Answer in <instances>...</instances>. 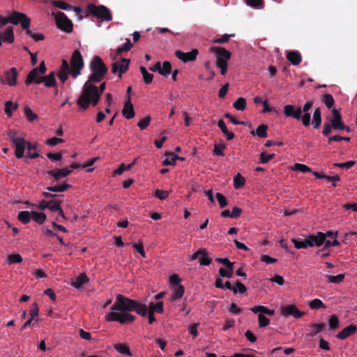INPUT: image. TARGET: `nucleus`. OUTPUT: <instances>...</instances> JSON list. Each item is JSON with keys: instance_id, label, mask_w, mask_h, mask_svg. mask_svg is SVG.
<instances>
[{"instance_id": "nucleus-45", "label": "nucleus", "mask_w": 357, "mask_h": 357, "mask_svg": "<svg viewBox=\"0 0 357 357\" xmlns=\"http://www.w3.org/2000/svg\"><path fill=\"white\" fill-rule=\"evenodd\" d=\"M132 47V44L130 39L127 38L126 42L121 46L116 49V54H121L123 52L129 51Z\"/></svg>"}, {"instance_id": "nucleus-64", "label": "nucleus", "mask_w": 357, "mask_h": 357, "mask_svg": "<svg viewBox=\"0 0 357 357\" xmlns=\"http://www.w3.org/2000/svg\"><path fill=\"white\" fill-rule=\"evenodd\" d=\"M267 308L268 307H266L264 305H257V306H255V307L250 308V310L255 314L259 313V314H266Z\"/></svg>"}, {"instance_id": "nucleus-6", "label": "nucleus", "mask_w": 357, "mask_h": 357, "mask_svg": "<svg viewBox=\"0 0 357 357\" xmlns=\"http://www.w3.org/2000/svg\"><path fill=\"white\" fill-rule=\"evenodd\" d=\"M284 114L286 116L293 117L297 120H302L305 126H309L310 123V114L304 113L302 116V109L301 107L296 108L294 105H287L284 107Z\"/></svg>"}, {"instance_id": "nucleus-5", "label": "nucleus", "mask_w": 357, "mask_h": 357, "mask_svg": "<svg viewBox=\"0 0 357 357\" xmlns=\"http://www.w3.org/2000/svg\"><path fill=\"white\" fill-rule=\"evenodd\" d=\"M209 52L215 54L216 67L220 70L222 75H225L227 72L228 61L231 56V53L225 47L219 46H212L209 48Z\"/></svg>"}, {"instance_id": "nucleus-55", "label": "nucleus", "mask_w": 357, "mask_h": 357, "mask_svg": "<svg viewBox=\"0 0 357 357\" xmlns=\"http://www.w3.org/2000/svg\"><path fill=\"white\" fill-rule=\"evenodd\" d=\"M151 120V116H147L145 118H144L142 120H140L137 123V126L141 130H144L150 124Z\"/></svg>"}, {"instance_id": "nucleus-19", "label": "nucleus", "mask_w": 357, "mask_h": 357, "mask_svg": "<svg viewBox=\"0 0 357 357\" xmlns=\"http://www.w3.org/2000/svg\"><path fill=\"white\" fill-rule=\"evenodd\" d=\"M43 83L46 87H54L56 85V81L55 78V73L52 71L49 75L43 76L38 79L37 84Z\"/></svg>"}, {"instance_id": "nucleus-50", "label": "nucleus", "mask_w": 357, "mask_h": 357, "mask_svg": "<svg viewBox=\"0 0 357 357\" xmlns=\"http://www.w3.org/2000/svg\"><path fill=\"white\" fill-rule=\"evenodd\" d=\"M275 154L274 153H271V154H267L266 152H262L260 154V157H259V163L261 164H266L267 162H268L271 160H272L273 158H274L275 157Z\"/></svg>"}, {"instance_id": "nucleus-13", "label": "nucleus", "mask_w": 357, "mask_h": 357, "mask_svg": "<svg viewBox=\"0 0 357 357\" xmlns=\"http://www.w3.org/2000/svg\"><path fill=\"white\" fill-rule=\"evenodd\" d=\"M175 56L184 63L195 61L199 54L197 49H192L188 52H183L181 50H176L174 53Z\"/></svg>"}, {"instance_id": "nucleus-12", "label": "nucleus", "mask_w": 357, "mask_h": 357, "mask_svg": "<svg viewBox=\"0 0 357 357\" xmlns=\"http://www.w3.org/2000/svg\"><path fill=\"white\" fill-rule=\"evenodd\" d=\"M281 314L284 317L291 316L299 319L305 315V312L300 311L294 305H287L281 307Z\"/></svg>"}, {"instance_id": "nucleus-44", "label": "nucleus", "mask_w": 357, "mask_h": 357, "mask_svg": "<svg viewBox=\"0 0 357 357\" xmlns=\"http://www.w3.org/2000/svg\"><path fill=\"white\" fill-rule=\"evenodd\" d=\"M25 30V33L31 37L35 41L43 40L45 39V36L43 33H33L29 28H26Z\"/></svg>"}, {"instance_id": "nucleus-53", "label": "nucleus", "mask_w": 357, "mask_h": 357, "mask_svg": "<svg viewBox=\"0 0 357 357\" xmlns=\"http://www.w3.org/2000/svg\"><path fill=\"white\" fill-rule=\"evenodd\" d=\"M215 197L217 199V201L219 203L220 208H222L225 207L226 206H227V204H228L227 200L226 197L222 193L217 192L215 195Z\"/></svg>"}, {"instance_id": "nucleus-29", "label": "nucleus", "mask_w": 357, "mask_h": 357, "mask_svg": "<svg viewBox=\"0 0 357 357\" xmlns=\"http://www.w3.org/2000/svg\"><path fill=\"white\" fill-rule=\"evenodd\" d=\"M72 185L68 183H62L61 185H56L54 186H49L46 189L48 191L54 192H62L66 191L67 189L71 188Z\"/></svg>"}, {"instance_id": "nucleus-42", "label": "nucleus", "mask_w": 357, "mask_h": 357, "mask_svg": "<svg viewBox=\"0 0 357 357\" xmlns=\"http://www.w3.org/2000/svg\"><path fill=\"white\" fill-rule=\"evenodd\" d=\"M309 306L311 309H320V308H326V305L319 298H314L312 300L310 303Z\"/></svg>"}, {"instance_id": "nucleus-15", "label": "nucleus", "mask_w": 357, "mask_h": 357, "mask_svg": "<svg viewBox=\"0 0 357 357\" xmlns=\"http://www.w3.org/2000/svg\"><path fill=\"white\" fill-rule=\"evenodd\" d=\"M18 76L17 70L15 68L13 67L9 70L4 73V79L1 78V82L4 84H8L10 86H15L17 83V78Z\"/></svg>"}, {"instance_id": "nucleus-39", "label": "nucleus", "mask_w": 357, "mask_h": 357, "mask_svg": "<svg viewBox=\"0 0 357 357\" xmlns=\"http://www.w3.org/2000/svg\"><path fill=\"white\" fill-rule=\"evenodd\" d=\"M326 280L328 282L339 284V283H341L344 280V275L339 274L335 276L326 275Z\"/></svg>"}, {"instance_id": "nucleus-36", "label": "nucleus", "mask_w": 357, "mask_h": 357, "mask_svg": "<svg viewBox=\"0 0 357 357\" xmlns=\"http://www.w3.org/2000/svg\"><path fill=\"white\" fill-rule=\"evenodd\" d=\"M212 262V259L208 257V253L206 248H204V254L201 255L199 259V263L201 266H209Z\"/></svg>"}, {"instance_id": "nucleus-20", "label": "nucleus", "mask_w": 357, "mask_h": 357, "mask_svg": "<svg viewBox=\"0 0 357 357\" xmlns=\"http://www.w3.org/2000/svg\"><path fill=\"white\" fill-rule=\"evenodd\" d=\"M72 172V169L68 168L56 169L55 170H49L47 174L54 177L55 181H59L62 178L68 176Z\"/></svg>"}, {"instance_id": "nucleus-18", "label": "nucleus", "mask_w": 357, "mask_h": 357, "mask_svg": "<svg viewBox=\"0 0 357 357\" xmlns=\"http://www.w3.org/2000/svg\"><path fill=\"white\" fill-rule=\"evenodd\" d=\"M135 114L133 105L130 97L128 96L124 103L122 114L126 119H131L135 116Z\"/></svg>"}, {"instance_id": "nucleus-3", "label": "nucleus", "mask_w": 357, "mask_h": 357, "mask_svg": "<svg viewBox=\"0 0 357 357\" xmlns=\"http://www.w3.org/2000/svg\"><path fill=\"white\" fill-rule=\"evenodd\" d=\"M291 242L296 249L320 247L324 243V236L323 232L318 231L314 234L306 235L303 238H293Z\"/></svg>"}, {"instance_id": "nucleus-7", "label": "nucleus", "mask_w": 357, "mask_h": 357, "mask_svg": "<svg viewBox=\"0 0 357 357\" xmlns=\"http://www.w3.org/2000/svg\"><path fill=\"white\" fill-rule=\"evenodd\" d=\"M89 13L94 17L100 19L102 21H111L112 15L108 8L103 5L96 6L93 3H89L87 6Z\"/></svg>"}, {"instance_id": "nucleus-2", "label": "nucleus", "mask_w": 357, "mask_h": 357, "mask_svg": "<svg viewBox=\"0 0 357 357\" xmlns=\"http://www.w3.org/2000/svg\"><path fill=\"white\" fill-rule=\"evenodd\" d=\"M95 82L87 80L82 88V91L77 100V104L82 110H86L91 104L96 106L100 99L98 92V86L94 84Z\"/></svg>"}, {"instance_id": "nucleus-14", "label": "nucleus", "mask_w": 357, "mask_h": 357, "mask_svg": "<svg viewBox=\"0 0 357 357\" xmlns=\"http://www.w3.org/2000/svg\"><path fill=\"white\" fill-rule=\"evenodd\" d=\"M344 125V123L342 119L331 123H324L323 126L322 134L326 137H328L332 132L333 130H341Z\"/></svg>"}, {"instance_id": "nucleus-57", "label": "nucleus", "mask_w": 357, "mask_h": 357, "mask_svg": "<svg viewBox=\"0 0 357 357\" xmlns=\"http://www.w3.org/2000/svg\"><path fill=\"white\" fill-rule=\"evenodd\" d=\"M169 195V193L167 190L157 189L155 191V197L158 198L160 200L165 199L166 198L168 197Z\"/></svg>"}, {"instance_id": "nucleus-41", "label": "nucleus", "mask_w": 357, "mask_h": 357, "mask_svg": "<svg viewBox=\"0 0 357 357\" xmlns=\"http://www.w3.org/2000/svg\"><path fill=\"white\" fill-rule=\"evenodd\" d=\"M52 4L54 7L64 10H71L73 8V6L63 1H52Z\"/></svg>"}, {"instance_id": "nucleus-4", "label": "nucleus", "mask_w": 357, "mask_h": 357, "mask_svg": "<svg viewBox=\"0 0 357 357\" xmlns=\"http://www.w3.org/2000/svg\"><path fill=\"white\" fill-rule=\"evenodd\" d=\"M89 69L91 74L88 79L90 80V82L97 83L101 82L105 77L108 71L107 66L99 56H93L89 63Z\"/></svg>"}, {"instance_id": "nucleus-32", "label": "nucleus", "mask_w": 357, "mask_h": 357, "mask_svg": "<svg viewBox=\"0 0 357 357\" xmlns=\"http://www.w3.org/2000/svg\"><path fill=\"white\" fill-rule=\"evenodd\" d=\"M17 108V104H14L11 100L6 101L5 103V113L8 117H10L13 112Z\"/></svg>"}, {"instance_id": "nucleus-48", "label": "nucleus", "mask_w": 357, "mask_h": 357, "mask_svg": "<svg viewBox=\"0 0 357 357\" xmlns=\"http://www.w3.org/2000/svg\"><path fill=\"white\" fill-rule=\"evenodd\" d=\"M322 102L328 109H331L334 105L335 103L334 98L331 94L324 95Z\"/></svg>"}, {"instance_id": "nucleus-31", "label": "nucleus", "mask_w": 357, "mask_h": 357, "mask_svg": "<svg viewBox=\"0 0 357 357\" xmlns=\"http://www.w3.org/2000/svg\"><path fill=\"white\" fill-rule=\"evenodd\" d=\"M168 155L169 156H171V158H167L165 160H163L162 165H165V166L175 165V162H176V160H185L184 158L179 157L177 155H175V154H174L172 153H170Z\"/></svg>"}, {"instance_id": "nucleus-26", "label": "nucleus", "mask_w": 357, "mask_h": 357, "mask_svg": "<svg viewBox=\"0 0 357 357\" xmlns=\"http://www.w3.org/2000/svg\"><path fill=\"white\" fill-rule=\"evenodd\" d=\"M173 294L171 297V301H175L177 299L181 298L184 294L185 288L181 285H177L176 287H174Z\"/></svg>"}, {"instance_id": "nucleus-54", "label": "nucleus", "mask_w": 357, "mask_h": 357, "mask_svg": "<svg viewBox=\"0 0 357 357\" xmlns=\"http://www.w3.org/2000/svg\"><path fill=\"white\" fill-rule=\"evenodd\" d=\"M313 330L310 333V335L311 336H314L316 334H317L318 333L321 332V331H323L325 327H326V325L323 323H321V324H314L312 326Z\"/></svg>"}, {"instance_id": "nucleus-51", "label": "nucleus", "mask_w": 357, "mask_h": 357, "mask_svg": "<svg viewBox=\"0 0 357 357\" xmlns=\"http://www.w3.org/2000/svg\"><path fill=\"white\" fill-rule=\"evenodd\" d=\"M293 169L303 173L312 172V169L308 166L301 163H296L293 167Z\"/></svg>"}, {"instance_id": "nucleus-25", "label": "nucleus", "mask_w": 357, "mask_h": 357, "mask_svg": "<svg viewBox=\"0 0 357 357\" xmlns=\"http://www.w3.org/2000/svg\"><path fill=\"white\" fill-rule=\"evenodd\" d=\"M218 126L221 130L222 133L226 136L227 140H231L235 137V134L228 130L225 123L222 119H220L218 121Z\"/></svg>"}, {"instance_id": "nucleus-59", "label": "nucleus", "mask_w": 357, "mask_h": 357, "mask_svg": "<svg viewBox=\"0 0 357 357\" xmlns=\"http://www.w3.org/2000/svg\"><path fill=\"white\" fill-rule=\"evenodd\" d=\"M132 247L143 258L146 257V253L144 249L143 243L142 242H139V243H133Z\"/></svg>"}, {"instance_id": "nucleus-40", "label": "nucleus", "mask_w": 357, "mask_h": 357, "mask_svg": "<svg viewBox=\"0 0 357 357\" xmlns=\"http://www.w3.org/2000/svg\"><path fill=\"white\" fill-rule=\"evenodd\" d=\"M246 100L244 98H238L234 103L233 107L239 111H243L246 107Z\"/></svg>"}, {"instance_id": "nucleus-37", "label": "nucleus", "mask_w": 357, "mask_h": 357, "mask_svg": "<svg viewBox=\"0 0 357 357\" xmlns=\"http://www.w3.org/2000/svg\"><path fill=\"white\" fill-rule=\"evenodd\" d=\"M245 180L244 177H243L239 173H238L234 178V188L236 190L240 189L245 185Z\"/></svg>"}, {"instance_id": "nucleus-60", "label": "nucleus", "mask_w": 357, "mask_h": 357, "mask_svg": "<svg viewBox=\"0 0 357 357\" xmlns=\"http://www.w3.org/2000/svg\"><path fill=\"white\" fill-rule=\"evenodd\" d=\"M234 34H230V35H228V34H224L221 38H216V39H214L212 40V43H220V44H223V43H227L229 38L231 37H234Z\"/></svg>"}, {"instance_id": "nucleus-43", "label": "nucleus", "mask_w": 357, "mask_h": 357, "mask_svg": "<svg viewBox=\"0 0 357 357\" xmlns=\"http://www.w3.org/2000/svg\"><path fill=\"white\" fill-rule=\"evenodd\" d=\"M172 64L169 61H165L162 63V66L160 68V75L167 76L171 73Z\"/></svg>"}, {"instance_id": "nucleus-63", "label": "nucleus", "mask_w": 357, "mask_h": 357, "mask_svg": "<svg viewBox=\"0 0 357 357\" xmlns=\"http://www.w3.org/2000/svg\"><path fill=\"white\" fill-rule=\"evenodd\" d=\"M7 136L12 143L21 137L18 136L16 130H9L7 132Z\"/></svg>"}, {"instance_id": "nucleus-10", "label": "nucleus", "mask_w": 357, "mask_h": 357, "mask_svg": "<svg viewBox=\"0 0 357 357\" xmlns=\"http://www.w3.org/2000/svg\"><path fill=\"white\" fill-rule=\"evenodd\" d=\"M8 23L10 22L14 25L21 24L22 28L24 30L29 28L31 24V19L28 17L24 13L19 12H13L6 18Z\"/></svg>"}, {"instance_id": "nucleus-8", "label": "nucleus", "mask_w": 357, "mask_h": 357, "mask_svg": "<svg viewBox=\"0 0 357 357\" xmlns=\"http://www.w3.org/2000/svg\"><path fill=\"white\" fill-rule=\"evenodd\" d=\"M70 74L73 78H76L81 74V70L84 68L83 57L78 50L73 52L70 59Z\"/></svg>"}, {"instance_id": "nucleus-11", "label": "nucleus", "mask_w": 357, "mask_h": 357, "mask_svg": "<svg viewBox=\"0 0 357 357\" xmlns=\"http://www.w3.org/2000/svg\"><path fill=\"white\" fill-rule=\"evenodd\" d=\"M130 60L128 59H121L119 61L112 63L111 71L115 74L119 72V78L122 77V75L125 73L129 68Z\"/></svg>"}, {"instance_id": "nucleus-16", "label": "nucleus", "mask_w": 357, "mask_h": 357, "mask_svg": "<svg viewBox=\"0 0 357 357\" xmlns=\"http://www.w3.org/2000/svg\"><path fill=\"white\" fill-rule=\"evenodd\" d=\"M15 146V155L17 158H22L24 153L26 149V141L24 137H21L20 139L13 142Z\"/></svg>"}, {"instance_id": "nucleus-1", "label": "nucleus", "mask_w": 357, "mask_h": 357, "mask_svg": "<svg viewBox=\"0 0 357 357\" xmlns=\"http://www.w3.org/2000/svg\"><path fill=\"white\" fill-rule=\"evenodd\" d=\"M162 301L151 302L149 307L144 303L127 298L120 294H116V301L111 307V312L105 315L107 321H118L121 324H128L134 322L137 317L130 314L135 312L142 317H146L148 311L162 314L164 312Z\"/></svg>"}, {"instance_id": "nucleus-49", "label": "nucleus", "mask_w": 357, "mask_h": 357, "mask_svg": "<svg viewBox=\"0 0 357 357\" xmlns=\"http://www.w3.org/2000/svg\"><path fill=\"white\" fill-rule=\"evenodd\" d=\"M61 200L52 199V200L49 201V204H48L49 206L47 207V208L52 212H55L59 209V207H61Z\"/></svg>"}, {"instance_id": "nucleus-24", "label": "nucleus", "mask_w": 357, "mask_h": 357, "mask_svg": "<svg viewBox=\"0 0 357 357\" xmlns=\"http://www.w3.org/2000/svg\"><path fill=\"white\" fill-rule=\"evenodd\" d=\"M287 59L294 66L300 64L302 60L301 54L296 51L289 52L287 54Z\"/></svg>"}, {"instance_id": "nucleus-62", "label": "nucleus", "mask_w": 357, "mask_h": 357, "mask_svg": "<svg viewBox=\"0 0 357 357\" xmlns=\"http://www.w3.org/2000/svg\"><path fill=\"white\" fill-rule=\"evenodd\" d=\"M63 139L56 137H52L46 141V144L50 146H54L57 144L62 143Z\"/></svg>"}, {"instance_id": "nucleus-30", "label": "nucleus", "mask_w": 357, "mask_h": 357, "mask_svg": "<svg viewBox=\"0 0 357 357\" xmlns=\"http://www.w3.org/2000/svg\"><path fill=\"white\" fill-rule=\"evenodd\" d=\"M267 130H268L267 125L261 124L257 128L256 132H255L254 131H252L251 134L253 135H255L256 134L259 137H261V138L266 137H267Z\"/></svg>"}, {"instance_id": "nucleus-17", "label": "nucleus", "mask_w": 357, "mask_h": 357, "mask_svg": "<svg viewBox=\"0 0 357 357\" xmlns=\"http://www.w3.org/2000/svg\"><path fill=\"white\" fill-rule=\"evenodd\" d=\"M357 331V326L354 324H350L348 326L344 328L337 335L336 337L339 340H344L355 334Z\"/></svg>"}, {"instance_id": "nucleus-23", "label": "nucleus", "mask_w": 357, "mask_h": 357, "mask_svg": "<svg viewBox=\"0 0 357 357\" xmlns=\"http://www.w3.org/2000/svg\"><path fill=\"white\" fill-rule=\"evenodd\" d=\"M89 282V278L86 274L82 273L77 276L76 278L72 279L70 282V284L76 288L79 289L83 284H86Z\"/></svg>"}, {"instance_id": "nucleus-47", "label": "nucleus", "mask_w": 357, "mask_h": 357, "mask_svg": "<svg viewBox=\"0 0 357 357\" xmlns=\"http://www.w3.org/2000/svg\"><path fill=\"white\" fill-rule=\"evenodd\" d=\"M246 3L257 9H262L264 7V2L263 0H246Z\"/></svg>"}, {"instance_id": "nucleus-33", "label": "nucleus", "mask_w": 357, "mask_h": 357, "mask_svg": "<svg viewBox=\"0 0 357 357\" xmlns=\"http://www.w3.org/2000/svg\"><path fill=\"white\" fill-rule=\"evenodd\" d=\"M31 218L37 223L41 225L46 220V215L43 212L32 211Z\"/></svg>"}, {"instance_id": "nucleus-58", "label": "nucleus", "mask_w": 357, "mask_h": 357, "mask_svg": "<svg viewBox=\"0 0 357 357\" xmlns=\"http://www.w3.org/2000/svg\"><path fill=\"white\" fill-rule=\"evenodd\" d=\"M8 261L10 264L21 263L22 257L19 254H11L8 256Z\"/></svg>"}, {"instance_id": "nucleus-61", "label": "nucleus", "mask_w": 357, "mask_h": 357, "mask_svg": "<svg viewBox=\"0 0 357 357\" xmlns=\"http://www.w3.org/2000/svg\"><path fill=\"white\" fill-rule=\"evenodd\" d=\"M342 119V115L337 109H332V117L329 119V123L335 122Z\"/></svg>"}, {"instance_id": "nucleus-56", "label": "nucleus", "mask_w": 357, "mask_h": 357, "mask_svg": "<svg viewBox=\"0 0 357 357\" xmlns=\"http://www.w3.org/2000/svg\"><path fill=\"white\" fill-rule=\"evenodd\" d=\"M225 148H226V145L225 144H215L214 145L213 153L216 155L223 156L225 155L224 152H223V149H225Z\"/></svg>"}, {"instance_id": "nucleus-28", "label": "nucleus", "mask_w": 357, "mask_h": 357, "mask_svg": "<svg viewBox=\"0 0 357 357\" xmlns=\"http://www.w3.org/2000/svg\"><path fill=\"white\" fill-rule=\"evenodd\" d=\"M114 348L116 351L121 354L128 355L131 356L132 354L130 350V348L125 343H118L114 345Z\"/></svg>"}, {"instance_id": "nucleus-52", "label": "nucleus", "mask_w": 357, "mask_h": 357, "mask_svg": "<svg viewBox=\"0 0 357 357\" xmlns=\"http://www.w3.org/2000/svg\"><path fill=\"white\" fill-rule=\"evenodd\" d=\"M258 321L260 328L266 327L270 324V319L262 314H258Z\"/></svg>"}, {"instance_id": "nucleus-21", "label": "nucleus", "mask_w": 357, "mask_h": 357, "mask_svg": "<svg viewBox=\"0 0 357 357\" xmlns=\"http://www.w3.org/2000/svg\"><path fill=\"white\" fill-rule=\"evenodd\" d=\"M43 77L42 75L38 71L37 68H33L28 74L25 80L26 85H30L31 84H37L38 79Z\"/></svg>"}, {"instance_id": "nucleus-46", "label": "nucleus", "mask_w": 357, "mask_h": 357, "mask_svg": "<svg viewBox=\"0 0 357 357\" xmlns=\"http://www.w3.org/2000/svg\"><path fill=\"white\" fill-rule=\"evenodd\" d=\"M24 115L28 121L33 122L36 119H38V116L36 114L33 113L31 109L29 107L24 108Z\"/></svg>"}, {"instance_id": "nucleus-38", "label": "nucleus", "mask_w": 357, "mask_h": 357, "mask_svg": "<svg viewBox=\"0 0 357 357\" xmlns=\"http://www.w3.org/2000/svg\"><path fill=\"white\" fill-rule=\"evenodd\" d=\"M328 324L330 329L331 330H335L338 328L340 326L339 318L335 314H332L329 316Z\"/></svg>"}, {"instance_id": "nucleus-9", "label": "nucleus", "mask_w": 357, "mask_h": 357, "mask_svg": "<svg viewBox=\"0 0 357 357\" xmlns=\"http://www.w3.org/2000/svg\"><path fill=\"white\" fill-rule=\"evenodd\" d=\"M52 15L54 16L56 26L59 29L68 33L73 31V22L67 17L65 13L59 11L57 13L52 12Z\"/></svg>"}, {"instance_id": "nucleus-35", "label": "nucleus", "mask_w": 357, "mask_h": 357, "mask_svg": "<svg viewBox=\"0 0 357 357\" xmlns=\"http://www.w3.org/2000/svg\"><path fill=\"white\" fill-rule=\"evenodd\" d=\"M313 175L318 179H326L327 181H340V177L338 175L335 176H327L324 174L319 173L318 172H312Z\"/></svg>"}, {"instance_id": "nucleus-22", "label": "nucleus", "mask_w": 357, "mask_h": 357, "mask_svg": "<svg viewBox=\"0 0 357 357\" xmlns=\"http://www.w3.org/2000/svg\"><path fill=\"white\" fill-rule=\"evenodd\" d=\"M14 39L13 27H8L3 34L0 33V46L2 45V41L8 43H13L14 42Z\"/></svg>"}, {"instance_id": "nucleus-34", "label": "nucleus", "mask_w": 357, "mask_h": 357, "mask_svg": "<svg viewBox=\"0 0 357 357\" xmlns=\"http://www.w3.org/2000/svg\"><path fill=\"white\" fill-rule=\"evenodd\" d=\"M18 220L23 224H28L31 219V215L29 211H22L18 213Z\"/></svg>"}, {"instance_id": "nucleus-27", "label": "nucleus", "mask_w": 357, "mask_h": 357, "mask_svg": "<svg viewBox=\"0 0 357 357\" xmlns=\"http://www.w3.org/2000/svg\"><path fill=\"white\" fill-rule=\"evenodd\" d=\"M321 124V113L320 108H316L313 114L312 125L314 129L319 128Z\"/></svg>"}]
</instances>
